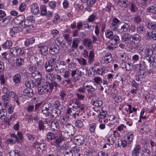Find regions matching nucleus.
<instances>
[{"label":"nucleus","mask_w":156,"mask_h":156,"mask_svg":"<svg viewBox=\"0 0 156 156\" xmlns=\"http://www.w3.org/2000/svg\"><path fill=\"white\" fill-rule=\"evenodd\" d=\"M121 39L122 42L127 45L132 46V45L139 42L141 40V37L138 34L132 35L126 33L122 35Z\"/></svg>","instance_id":"f257e3e1"},{"label":"nucleus","mask_w":156,"mask_h":156,"mask_svg":"<svg viewBox=\"0 0 156 156\" xmlns=\"http://www.w3.org/2000/svg\"><path fill=\"white\" fill-rule=\"evenodd\" d=\"M56 55L51 56V59L46 62L44 65L46 71L48 73L52 72L55 67V63L56 61Z\"/></svg>","instance_id":"f03ea898"},{"label":"nucleus","mask_w":156,"mask_h":156,"mask_svg":"<svg viewBox=\"0 0 156 156\" xmlns=\"http://www.w3.org/2000/svg\"><path fill=\"white\" fill-rule=\"evenodd\" d=\"M31 76L32 77L37 81V82L36 83L38 87L43 85L41 81L42 77L41 74L39 72L37 71L33 72L31 73Z\"/></svg>","instance_id":"7ed1b4c3"},{"label":"nucleus","mask_w":156,"mask_h":156,"mask_svg":"<svg viewBox=\"0 0 156 156\" xmlns=\"http://www.w3.org/2000/svg\"><path fill=\"white\" fill-rule=\"evenodd\" d=\"M35 146L36 152L37 153H41L45 150L47 148L46 144L44 143H40L35 142L34 143Z\"/></svg>","instance_id":"20e7f679"},{"label":"nucleus","mask_w":156,"mask_h":156,"mask_svg":"<svg viewBox=\"0 0 156 156\" xmlns=\"http://www.w3.org/2000/svg\"><path fill=\"white\" fill-rule=\"evenodd\" d=\"M25 17L23 15H20L16 17L14 20L13 22L16 26L20 25L24 23V24L28 22V20H24Z\"/></svg>","instance_id":"39448f33"},{"label":"nucleus","mask_w":156,"mask_h":156,"mask_svg":"<svg viewBox=\"0 0 156 156\" xmlns=\"http://www.w3.org/2000/svg\"><path fill=\"white\" fill-rule=\"evenodd\" d=\"M10 52L15 57L23 55L24 53L21 49L18 47L12 48L10 49Z\"/></svg>","instance_id":"423d86ee"},{"label":"nucleus","mask_w":156,"mask_h":156,"mask_svg":"<svg viewBox=\"0 0 156 156\" xmlns=\"http://www.w3.org/2000/svg\"><path fill=\"white\" fill-rule=\"evenodd\" d=\"M62 112L59 108H52L51 111L49 112L48 115L51 117L57 118L61 114Z\"/></svg>","instance_id":"0eeeda50"},{"label":"nucleus","mask_w":156,"mask_h":156,"mask_svg":"<svg viewBox=\"0 0 156 156\" xmlns=\"http://www.w3.org/2000/svg\"><path fill=\"white\" fill-rule=\"evenodd\" d=\"M120 22V21L117 18H113L112 23L110 24V27L112 30L116 32L118 30V24Z\"/></svg>","instance_id":"6e6552de"},{"label":"nucleus","mask_w":156,"mask_h":156,"mask_svg":"<svg viewBox=\"0 0 156 156\" xmlns=\"http://www.w3.org/2000/svg\"><path fill=\"white\" fill-rule=\"evenodd\" d=\"M66 68V63L64 61H61L59 64L55 66L56 70L59 71L60 73H63Z\"/></svg>","instance_id":"1a4fd4ad"},{"label":"nucleus","mask_w":156,"mask_h":156,"mask_svg":"<svg viewBox=\"0 0 156 156\" xmlns=\"http://www.w3.org/2000/svg\"><path fill=\"white\" fill-rule=\"evenodd\" d=\"M42 86V87H40V89L38 91V93L39 94L41 95L48 92H50L49 89L50 87H48L47 83H46V85H44V86L43 85Z\"/></svg>","instance_id":"9d476101"},{"label":"nucleus","mask_w":156,"mask_h":156,"mask_svg":"<svg viewBox=\"0 0 156 156\" xmlns=\"http://www.w3.org/2000/svg\"><path fill=\"white\" fill-rule=\"evenodd\" d=\"M74 139L76 143L78 145L83 144L85 141V138L83 136L81 135H78L75 136Z\"/></svg>","instance_id":"9b49d317"},{"label":"nucleus","mask_w":156,"mask_h":156,"mask_svg":"<svg viewBox=\"0 0 156 156\" xmlns=\"http://www.w3.org/2000/svg\"><path fill=\"white\" fill-rule=\"evenodd\" d=\"M59 50V47L57 44H52L49 48L50 53L52 55H55L58 53Z\"/></svg>","instance_id":"f8f14e48"},{"label":"nucleus","mask_w":156,"mask_h":156,"mask_svg":"<svg viewBox=\"0 0 156 156\" xmlns=\"http://www.w3.org/2000/svg\"><path fill=\"white\" fill-rule=\"evenodd\" d=\"M31 11L32 13L34 15H37L39 11V6L36 3H33L30 6Z\"/></svg>","instance_id":"ddd939ff"},{"label":"nucleus","mask_w":156,"mask_h":156,"mask_svg":"<svg viewBox=\"0 0 156 156\" xmlns=\"http://www.w3.org/2000/svg\"><path fill=\"white\" fill-rule=\"evenodd\" d=\"M121 67L126 71H130L132 69V67L131 66V64L127 62L124 61V59L122 60V63L121 64Z\"/></svg>","instance_id":"4468645a"},{"label":"nucleus","mask_w":156,"mask_h":156,"mask_svg":"<svg viewBox=\"0 0 156 156\" xmlns=\"http://www.w3.org/2000/svg\"><path fill=\"white\" fill-rule=\"evenodd\" d=\"M141 149V146L138 144L136 145L135 147L133 150L131 155L132 156H138L139 154L140 151Z\"/></svg>","instance_id":"2eb2a0df"},{"label":"nucleus","mask_w":156,"mask_h":156,"mask_svg":"<svg viewBox=\"0 0 156 156\" xmlns=\"http://www.w3.org/2000/svg\"><path fill=\"white\" fill-rule=\"evenodd\" d=\"M91 103L92 104L97 108H99V109H100L102 107L101 106L102 105V102L100 100H96V98H94L91 100ZM98 109V108H97Z\"/></svg>","instance_id":"dca6fc26"},{"label":"nucleus","mask_w":156,"mask_h":156,"mask_svg":"<svg viewBox=\"0 0 156 156\" xmlns=\"http://www.w3.org/2000/svg\"><path fill=\"white\" fill-rule=\"evenodd\" d=\"M82 44L85 47L91 49L92 47V40L89 38H85L83 40Z\"/></svg>","instance_id":"f3484780"},{"label":"nucleus","mask_w":156,"mask_h":156,"mask_svg":"<svg viewBox=\"0 0 156 156\" xmlns=\"http://www.w3.org/2000/svg\"><path fill=\"white\" fill-rule=\"evenodd\" d=\"M118 3L122 7L126 8L130 5L131 2L128 0H119L118 1Z\"/></svg>","instance_id":"a211bd4d"},{"label":"nucleus","mask_w":156,"mask_h":156,"mask_svg":"<svg viewBox=\"0 0 156 156\" xmlns=\"http://www.w3.org/2000/svg\"><path fill=\"white\" fill-rule=\"evenodd\" d=\"M129 29V23H124L120 29L119 28L116 31L118 33H121L123 32H126L128 31Z\"/></svg>","instance_id":"6ab92c4d"},{"label":"nucleus","mask_w":156,"mask_h":156,"mask_svg":"<svg viewBox=\"0 0 156 156\" xmlns=\"http://www.w3.org/2000/svg\"><path fill=\"white\" fill-rule=\"evenodd\" d=\"M147 39H152L156 40V31H153L151 32H148L146 34Z\"/></svg>","instance_id":"aec40b11"},{"label":"nucleus","mask_w":156,"mask_h":156,"mask_svg":"<svg viewBox=\"0 0 156 156\" xmlns=\"http://www.w3.org/2000/svg\"><path fill=\"white\" fill-rule=\"evenodd\" d=\"M102 109V108H101L100 109H96V108H95V110H97V112L99 113V114L98 115V117H99V116H101L102 117H101V118H105L107 116V112L105 111H103Z\"/></svg>","instance_id":"412c9836"},{"label":"nucleus","mask_w":156,"mask_h":156,"mask_svg":"<svg viewBox=\"0 0 156 156\" xmlns=\"http://www.w3.org/2000/svg\"><path fill=\"white\" fill-rule=\"evenodd\" d=\"M47 124L48 122L46 121H43L42 120H39L38 122V127L39 130L43 131L45 128L46 125Z\"/></svg>","instance_id":"4be33fe9"},{"label":"nucleus","mask_w":156,"mask_h":156,"mask_svg":"<svg viewBox=\"0 0 156 156\" xmlns=\"http://www.w3.org/2000/svg\"><path fill=\"white\" fill-rule=\"evenodd\" d=\"M11 16H8L0 20V26L3 27L7 25L11 19Z\"/></svg>","instance_id":"5701e85b"},{"label":"nucleus","mask_w":156,"mask_h":156,"mask_svg":"<svg viewBox=\"0 0 156 156\" xmlns=\"http://www.w3.org/2000/svg\"><path fill=\"white\" fill-rule=\"evenodd\" d=\"M63 127L68 133L69 132L72 133L74 132V127L70 124L68 123L66 124Z\"/></svg>","instance_id":"b1692460"},{"label":"nucleus","mask_w":156,"mask_h":156,"mask_svg":"<svg viewBox=\"0 0 156 156\" xmlns=\"http://www.w3.org/2000/svg\"><path fill=\"white\" fill-rule=\"evenodd\" d=\"M151 56H144V58L143 62L145 65L147 66L149 65L151 66Z\"/></svg>","instance_id":"393cba45"},{"label":"nucleus","mask_w":156,"mask_h":156,"mask_svg":"<svg viewBox=\"0 0 156 156\" xmlns=\"http://www.w3.org/2000/svg\"><path fill=\"white\" fill-rule=\"evenodd\" d=\"M59 123L57 120H55L52 121L51 124V128L54 131H57L59 129Z\"/></svg>","instance_id":"a878e982"},{"label":"nucleus","mask_w":156,"mask_h":156,"mask_svg":"<svg viewBox=\"0 0 156 156\" xmlns=\"http://www.w3.org/2000/svg\"><path fill=\"white\" fill-rule=\"evenodd\" d=\"M39 51L42 55H46L48 53V48L46 45L41 46L40 48Z\"/></svg>","instance_id":"bb28decb"},{"label":"nucleus","mask_w":156,"mask_h":156,"mask_svg":"<svg viewBox=\"0 0 156 156\" xmlns=\"http://www.w3.org/2000/svg\"><path fill=\"white\" fill-rule=\"evenodd\" d=\"M12 41L7 40L2 45V46L3 48L9 49L12 46Z\"/></svg>","instance_id":"cd10ccee"},{"label":"nucleus","mask_w":156,"mask_h":156,"mask_svg":"<svg viewBox=\"0 0 156 156\" xmlns=\"http://www.w3.org/2000/svg\"><path fill=\"white\" fill-rule=\"evenodd\" d=\"M45 83L48 84L49 88H50V87H52L51 88H49L50 90V93L52 92L54 87H55L57 88L58 87H59V85L55 81L51 83Z\"/></svg>","instance_id":"c85d7f7f"},{"label":"nucleus","mask_w":156,"mask_h":156,"mask_svg":"<svg viewBox=\"0 0 156 156\" xmlns=\"http://www.w3.org/2000/svg\"><path fill=\"white\" fill-rule=\"evenodd\" d=\"M13 81L16 83H19L21 80V76L20 74H16L13 77Z\"/></svg>","instance_id":"c756f323"},{"label":"nucleus","mask_w":156,"mask_h":156,"mask_svg":"<svg viewBox=\"0 0 156 156\" xmlns=\"http://www.w3.org/2000/svg\"><path fill=\"white\" fill-rule=\"evenodd\" d=\"M20 30L17 27H12L10 30L9 34L10 36L13 37L16 33L19 32Z\"/></svg>","instance_id":"7c9ffc66"},{"label":"nucleus","mask_w":156,"mask_h":156,"mask_svg":"<svg viewBox=\"0 0 156 156\" xmlns=\"http://www.w3.org/2000/svg\"><path fill=\"white\" fill-rule=\"evenodd\" d=\"M115 138L113 135L111 136L107 139V144H113L115 142Z\"/></svg>","instance_id":"2f4dec72"},{"label":"nucleus","mask_w":156,"mask_h":156,"mask_svg":"<svg viewBox=\"0 0 156 156\" xmlns=\"http://www.w3.org/2000/svg\"><path fill=\"white\" fill-rule=\"evenodd\" d=\"M85 88L88 91H94L97 89V87L95 84H94L93 85H87L85 86Z\"/></svg>","instance_id":"473e14b6"},{"label":"nucleus","mask_w":156,"mask_h":156,"mask_svg":"<svg viewBox=\"0 0 156 156\" xmlns=\"http://www.w3.org/2000/svg\"><path fill=\"white\" fill-rule=\"evenodd\" d=\"M104 59L106 63L110 62L112 60V57L111 54L110 53H106L104 57Z\"/></svg>","instance_id":"72a5a7b5"},{"label":"nucleus","mask_w":156,"mask_h":156,"mask_svg":"<svg viewBox=\"0 0 156 156\" xmlns=\"http://www.w3.org/2000/svg\"><path fill=\"white\" fill-rule=\"evenodd\" d=\"M80 43V41L79 38L74 39L72 42V48L74 49H76L77 48L78 45Z\"/></svg>","instance_id":"f704fd0d"},{"label":"nucleus","mask_w":156,"mask_h":156,"mask_svg":"<svg viewBox=\"0 0 156 156\" xmlns=\"http://www.w3.org/2000/svg\"><path fill=\"white\" fill-rule=\"evenodd\" d=\"M145 31V29L144 27L141 25H140L137 28V32L140 35H144V33Z\"/></svg>","instance_id":"c9c22d12"},{"label":"nucleus","mask_w":156,"mask_h":156,"mask_svg":"<svg viewBox=\"0 0 156 156\" xmlns=\"http://www.w3.org/2000/svg\"><path fill=\"white\" fill-rule=\"evenodd\" d=\"M94 52L93 51H90L88 55V62L89 64H91V62H93L94 60Z\"/></svg>","instance_id":"e433bc0d"},{"label":"nucleus","mask_w":156,"mask_h":156,"mask_svg":"<svg viewBox=\"0 0 156 156\" xmlns=\"http://www.w3.org/2000/svg\"><path fill=\"white\" fill-rule=\"evenodd\" d=\"M56 137L55 134L51 132L47 133V139L49 140H52L55 138Z\"/></svg>","instance_id":"4c0bfd02"},{"label":"nucleus","mask_w":156,"mask_h":156,"mask_svg":"<svg viewBox=\"0 0 156 156\" xmlns=\"http://www.w3.org/2000/svg\"><path fill=\"white\" fill-rule=\"evenodd\" d=\"M64 140V137L62 136H59L55 141V145L58 147L60 144Z\"/></svg>","instance_id":"58836bf2"},{"label":"nucleus","mask_w":156,"mask_h":156,"mask_svg":"<svg viewBox=\"0 0 156 156\" xmlns=\"http://www.w3.org/2000/svg\"><path fill=\"white\" fill-rule=\"evenodd\" d=\"M40 9L41 10V15L44 16L47 14V11L46 7L45 5H41Z\"/></svg>","instance_id":"ea45409f"},{"label":"nucleus","mask_w":156,"mask_h":156,"mask_svg":"<svg viewBox=\"0 0 156 156\" xmlns=\"http://www.w3.org/2000/svg\"><path fill=\"white\" fill-rule=\"evenodd\" d=\"M25 85L27 87L30 88L34 87L35 86L37 87L36 83H34L33 81L32 82L29 81H26L25 82Z\"/></svg>","instance_id":"a19ab883"},{"label":"nucleus","mask_w":156,"mask_h":156,"mask_svg":"<svg viewBox=\"0 0 156 156\" xmlns=\"http://www.w3.org/2000/svg\"><path fill=\"white\" fill-rule=\"evenodd\" d=\"M97 124L95 123H92L89 124V130L91 133H94L95 132Z\"/></svg>","instance_id":"79ce46f5"},{"label":"nucleus","mask_w":156,"mask_h":156,"mask_svg":"<svg viewBox=\"0 0 156 156\" xmlns=\"http://www.w3.org/2000/svg\"><path fill=\"white\" fill-rule=\"evenodd\" d=\"M142 153L141 154L142 156H150L151 152L150 150L147 148H145L142 150Z\"/></svg>","instance_id":"37998d69"},{"label":"nucleus","mask_w":156,"mask_h":156,"mask_svg":"<svg viewBox=\"0 0 156 156\" xmlns=\"http://www.w3.org/2000/svg\"><path fill=\"white\" fill-rule=\"evenodd\" d=\"M2 99L4 102V104L5 106L9 103L10 98L8 95H3L2 96Z\"/></svg>","instance_id":"c03bdc74"},{"label":"nucleus","mask_w":156,"mask_h":156,"mask_svg":"<svg viewBox=\"0 0 156 156\" xmlns=\"http://www.w3.org/2000/svg\"><path fill=\"white\" fill-rule=\"evenodd\" d=\"M35 41V39L33 38H28L24 42V44L26 46H29L30 44H33Z\"/></svg>","instance_id":"a18cd8bd"},{"label":"nucleus","mask_w":156,"mask_h":156,"mask_svg":"<svg viewBox=\"0 0 156 156\" xmlns=\"http://www.w3.org/2000/svg\"><path fill=\"white\" fill-rule=\"evenodd\" d=\"M6 110L5 109H2L0 110V118L5 119L7 114Z\"/></svg>","instance_id":"49530a36"},{"label":"nucleus","mask_w":156,"mask_h":156,"mask_svg":"<svg viewBox=\"0 0 156 156\" xmlns=\"http://www.w3.org/2000/svg\"><path fill=\"white\" fill-rule=\"evenodd\" d=\"M24 26L22 29V31L24 33H28L30 27L32 26L31 24H27L26 23L24 24Z\"/></svg>","instance_id":"de8ad7c7"},{"label":"nucleus","mask_w":156,"mask_h":156,"mask_svg":"<svg viewBox=\"0 0 156 156\" xmlns=\"http://www.w3.org/2000/svg\"><path fill=\"white\" fill-rule=\"evenodd\" d=\"M106 37L108 39H111L113 37V34L112 31L110 30H107L105 31Z\"/></svg>","instance_id":"09e8293b"},{"label":"nucleus","mask_w":156,"mask_h":156,"mask_svg":"<svg viewBox=\"0 0 156 156\" xmlns=\"http://www.w3.org/2000/svg\"><path fill=\"white\" fill-rule=\"evenodd\" d=\"M16 63L17 67L21 66L24 63L23 59L21 58H18L16 60Z\"/></svg>","instance_id":"8fccbe9b"},{"label":"nucleus","mask_w":156,"mask_h":156,"mask_svg":"<svg viewBox=\"0 0 156 156\" xmlns=\"http://www.w3.org/2000/svg\"><path fill=\"white\" fill-rule=\"evenodd\" d=\"M75 125L77 128H81L83 126V124L81 120H77L75 122Z\"/></svg>","instance_id":"3c124183"},{"label":"nucleus","mask_w":156,"mask_h":156,"mask_svg":"<svg viewBox=\"0 0 156 156\" xmlns=\"http://www.w3.org/2000/svg\"><path fill=\"white\" fill-rule=\"evenodd\" d=\"M137 76L138 77L142 79L146 76V74H145V71L144 70L140 69L138 72Z\"/></svg>","instance_id":"603ef678"},{"label":"nucleus","mask_w":156,"mask_h":156,"mask_svg":"<svg viewBox=\"0 0 156 156\" xmlns=\"http://www.w3.org/2000/svg\"><path fill=\"white\" fill-rule=\"evenodd\" d=\"M75 104L77 105L78 109H80V110L82 112L84 111V108L85 107V105L83 104H81L78 102H75Z\"/></svg>","instance_id":"864d4df0"},{"label":"nucleus","mask_w":156,"mask_h":156,"mask_svg":"<svg viewBox=\"0 0 156 156\" xmlns=\"http://www.w3.org/2000/svg\"><path fill=\"white\" fill-rule=\"evenodd\" d=\"M129 29H128L129 32L132 33L135 32L136 29V27L135 25L133 24L129 23Z\"/></svg>","instance_id":"5fc2aeb1"},{"label":"nucleus","mask_w":156,"mask_h":156,"mask_svg":"<svg viewBox=\"0 0 156 156\" xmlns=\"http://www.w3.org/2000/svg\"><path fill=\"white\" fill-rule=\"evenodd\" d=\"M94 71L96 72L97 74L99 75H102L105 73V70L101 67L98 69L96 70L95 69Z\"/></svg>","instance_id":"6e6d98bb"},{"label":"nucleus","mask_w":156,"mask_h":156,"mask_svg":"<svg viewBox=\"0 0 156 156\" xmlns=\"http://www.w3.org/2000/svg\"><path fill=\"white\" fill-rule=\"evenodd\" d=\"M147 27L150 29L156 30V23L149 22L147 25Z\"/></svg>","instance_id":"4d7b16f0"},{"label":"nucleus","mask_w":156,"mask_h":156,"mask_svg":"<svg viewBox=\"0 0 156 156\" xmlns=\"http://www.w3.org/2000/svg\"><path fill=\"white\" fill-rule=\"evenodd\" d=\"M128 135L127 136V139L128 140V143L129 144L131 143L132 142L133 139L134 137L133 133H131L130 134L128 133Z\"/></svg>","instance_id":"13d9d810"},{"label":"nucleus","mask_w":156,"mask_h":156,"mask_svg":"<svg viewBox=\"0 0 156 156\" xmlns=\"http://www.w3.org/2000/svg\"><path fill=\"white\" fill-rule=\"evenodd\" d=\"M155 8L153 5L149 6L147 9V12L153 13L155 12Z\"/></svg>","instance_id":"bf43d9fd"},{"label":"nucleus","mask_w":156,"mask_h":156,"mask_svg":"<svg viewBox=\"0 0 156 156\" xmlns=\"http://www.w3.org/2000/svg\"><path fill=\"white\" fill-rule=\"evenodd\" d=\"M96 17V13H94L92 15H90L88 18V20L90 22H92L94 21L95 18Z\"/></svg>","instance_id":"052dcab7"},{"label":"nucleus","mask_w":156,"mask_h":156,"mask_svg":"<svg viewBox=\"0 0 156 156\" xmlns=\"http://www.w3.org/2000/svg\"><path fill=\"white\" fill-rule=\"evenodd\" d=\"M145 54L146 56H151L152 54V50L151 48H145Z\"/></svg>","instance_id":"680f3d73"},{"label":"nucleus","mask_w":156,"mask_h":156,"mask_svg":"<svg viewBox=\"0 0 156 156\" xmlns=\"http://www.w3.org/2000/svg\"><path fill=\"white\" fill-rule=\"evenodd\" d=\"M60 106V103L58 101H54L52 105V107L55 108H59V107Z\"/></svg>","instance_id":"e2e57ef3"},{"label":"nucleus","mask_w":156,"mask_h":156,"mask_svg":"<svg viewBox=\"0 0 156 156\" xmlns=\"http://www.w3.org/2000/svg\"><path fill=\"white\" fill-rule=\"evenodd\" d=\"M7 106V108L8 113L9 114L12 113L13 112V109H14L13 106L11 104L7 105H6L5 106Z\"/></svg>","instance_id":"0e129e2a"},{"label":"nucleus","mask_w":156,"mask_h":156,"mask_svg":"<svg viewBox=\"0 0 156 156\" xmlns=\"http://www.w3.org/2000/svg\"><path fill=\"white\" fill-rule=\"evenodd\" d=\"M93 80L94 82L98 84H101V82H102L101 79L99 77H95Z\"/></svg>","instance_id":"69168bd1"},{"label":"nucleus","mask_w":156,"mask_h":156,"mask_svg":"<svg viewBox=\"0 0 156 156\" xmlns=\"http://www.w3.org/2000/svg\"><path fill=\"white\" fill-rule=\"evenodd\" d=\"M63 153L64 156H73V154L72 150L65 151H63Z\"/></svg>","instance_id":"338daca9"},{"label":"nucleus","mask_w":156,"mask_h":156,"mask_svg":"<svg viewBox=\"0 0 156 156\" xmlns=\"http://www.w3.org/2000/svg\"><path fill=\"white\" fill-rule=\"evenodd\" d=\"M26 5L24 2L22 3L19 6V9L21 12L24 11L26 8Z\"/></svg>","instance_id":"774afa93"}]
</instances>
